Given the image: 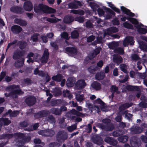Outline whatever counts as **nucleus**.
Returning <instances> with one entry per match:
<instances>
[{
	"mask_svg": "<svg viewBox=\"0 0 147 147\" xmlns=\"http://www.w3.org/2000/svg\"><path fill=\"white\" fill-rule=\"evenodd\" d=\"M12 137L14 138L16 143V145L19 147L22 146L25 143L28 142L31 139L29 136H25L24 134L20 133H16L14 135L12 134H5L3 135L2 137H0V139L5 138L9 139Z\"/></svg>",
	"mask_w": 147,
	"mask_h": 147,
	"instance_id": "f257e3e1",
	"label": "nucleus"
},
{
	"mask_svg": "<svg viewBox=\"0 0 147 147\" xmlns=\"http://www.w3.org/2000/svg\"><path fill=\"white\" fill-rule=\"evenodd\" d=\"M34 11L36 13L40 12L41 11L47 13H54L55 12V10L54 9L49 7L42 4H40L38 5L35 4L34 5Z\"/></svg>",
	"mask_w": 147,
	"mask_h": 147,
	"instance_id": "f03ea898",
	"label": "nucleus"
},
{
	"mask_svg": "<svg viewBox=\"0 0 147 147\" xmlns=\"http://www.w3.org/2000/svg\"><path fill=\"white\" fill-rule=\"evenodd\" d=\"M19 86L13 85L7 88L6 90L7 91L11 90H12L11 92H10L9 95L13 98H16L18 96V94H22L23 93V92L20 90H16V88H19Z\"/></svg>",
	"mask_w": 147,
	"mask_h": 147,
	"instance_id": "7ed1b4c3",
	"label": "nucleus"
},
{
	"mask_svg": "<svg viewBox=\"0 0 147 147\" xmlns=\"http://www.w3.org/2000/svg\"><path fill=\"white\" fill-rule=\"evenodd\" d=\"M110 121L109 119H104L102 120L104 124L98 123V125L102 129L107 131H112L114 129V126L110 123Z\"/></svg>",
	"mask_w": 147,
	"mask_h": 147,
	"instance_id": "20e7f679",
	"label": "nucleus"
},
{
	"mask_svg": "<svg viewBox=\"0 0 147 147\" xmlns=\"http://www.w3.org/2000/svg\"><path fill=\"white\" fill-rule=\"evenodd\" d=\"M70 117L73 119H75L76 121L80 122L82 121V119L79 117H84L87 115L77 111L75 109H72L70 111Z\"/></svg>",
	"mask_w": 147,
	"mask_h": 147,
	"instance_id": "39448f33",
	"label": "nucleus"
},
{
	"mask_svg": "<svg viewBox=\"0 0 147 147\" xmlns=\"http://www.w3.org/2000/svg\"><path fill=\"white\" fill-rule=\"evenodd\" d=\"M39 55L36 54L35 55L32 52H30L27 54L26 58L28 59L26 61L28 63H33L34 61H38V57Z\"/></svg>",
	"mask_w": 147,
	"mask_h": 147,
	"instance_id": "423d86ee",
	"label": "nucleus"
},
{
	"mask_svg": "<svg viewBox=\"0 0 147 147\" xmlns=\"http://www.w3.org/2000/svg\"><path fill=\"white\" fill-rule=\"evenodd\" d=\"M38 134L44 136L52 137L55 134L54 131L49 129H47L44 130L38 131Z\"/></svg>",
	"mask_w": 147,
	"mask_h": 147,
	"instance_id": "0eeeda50",
	"label": "nucleus"
},
{
	"mask_svg": "<svg viewBox=\"0 0 147 147\" xmlns=\"http://www.w3.org/2000/svg\"><path fill=\"white\" fill-rule=\"evenodd\" d=\"M67 133L63 131H59L57 135V140L59 142H61L67 139Z\"/></svg>",
	"mask_w": 147,
	"mask_h": 147,
	"instance_id": "6e6552de",
	"label": "nucleus"
},
{
	"mask_svg": "<svg viewBox=\"0 0 147 147\" xmlns=\"http://www.w3.org/2000/svg\"><path fill=\"white\" fill-rule=\"evenodd\" d=\"M130 130L132 134H138L143 131V128L137 125H134L131 127Z\"/></svg>",
	"mask_w": 147,
	"mask_h": 147,
	"instance_id": "1a4fd4ad",
	"label": "nucleus"
},
{
	"mask_svg": "<svg viewBox=\"0 0 147 147\" xmlns=\"http://www.w3.org/2000/svg\"><path fill=\"white\" fill-rule=\"evenodd\" d=\"M134 40L133 38L131 36L126 37L123 41V45L124 47H126L130 44L131 45L134 44Z\"/></svg>",
	"mask_w": 147,
	"mask_h": 147,
	"instance_id": "9d476101",
	"label": "nucleus"
},
{
	"mask_svg": "<svg viewBox=\"0 0 147 147\" xmlns=\"http://www.w3.org/2000/svg\"><path fill=\"white\" fill-rule=\"evenodd\" d=\"M24 51H20L19 50H16L13 53V58L14 60L19 59L21 57L24 55Z\"/></svg>",
	"mask_w": 147,
	"mask_h": 147,
	"instance_id": "9b49d317",
	"label": "nucleus"
},
{
	"mask_svg": "<svg viewBox=\"0 0 147 147\" xmlns=\"http://www.w3.org/2000/svg\"><path fill=\"white\" fill-rule=\"evenodd\" d=\"M92 141L94 143L98 145H102L103 142L102 138L98 135L94 136L92 138Z\"/></svg>",
	"mask_w": 147,
	"mask_h": 147,
	"instance_id": "f8f14e48",
	"label": "nucleus"
},
{
	"mask_svg": "<svg viewBox=\"0 0 147 147\" xmlns=\"http://www.w3.org/2000/svg\"><path fill=\"white\" fill-rule=\"evenodd\" d=\"M49 53L47 49L44 50L43 54L40 59V61L42 63H46L47 62L49 58Z\"/></svg>",
	"mask_w": 147,
	"mask_h": 147,
	"instance_id": "ddd939ff",
	"label": "nucleus"
},
{
	"mask_svg": "<svg viewBox=\"0 0 147 147\" xmlns=\"http://www.w3.org/2000/svg\"><path fill=\"white\" fill-rule=\"evenodd\" d=\"M118 31V29L115 27H112L104 31L103 36L104 37L107 35H110L111 34L116 32Z\"/></svg>",
	"mask_w": 147,
	"mask_h": 147,
	"instance_id": "4468645a",
	"label": "nucleus"
},
{
	"mask_svg": "<svg viewBox=\"0 0 147 147\" xmlns=\"http://www.w3.org/2000/svg\"><path fill=\"white\" fill-rule=\"evenodd\" d=\"M26 104L30 106L34 104L36 102V99L34 96H30L27 98L25 100Z\"/></svg>",
	"mask_w": 147,
	"mask_h": 147,
	"instance_id": "2eb2a0df",
	"label": "nucleus"
},
{
	"mask_svg": "<svg viewBox=\"0 0 147 147\" xmlns=\"http://www.w3.org/2000/svg\"><path fill=\"white\" fill-rule=\"evenodd\" d=\"M86 85V83L83 80L78 81L76 83L75 88L76 89H80L84 87Z\"/></svg>",
	"mask_w": 147,
	"mask_h": 147,
	"instance_id": "dca6fc26",
	"label": "nucleus"
},
{
	"mask_svg": "<svg viewBox=\"0 0 147 147\" xmlns=\"http://www.w3.org/2000/svg\"><path fill=\"white\" fill-rule=\"evenodd\" d=\"M105 142L109 144L110 145L115 146L117 143V142L116 140L110 137H107L104 140Z\"/></svg>",
	"mask_w": 147,
	"mask_h": 147,
	"instance_id": "f3484780",
	"label": "nucleus"
},
{
	"mask_svg": "<svg viewBox=\"0 0 147 147\" xmlns=\"http://www.w3.org/2000/svg\"><path fill=\"white\" fill-rule=\"evenodd\" d=\"M50 114L49 111L45 110L38 112L36 113V115L37 117H46Z\"/></svg>",
	"mask_w": 147,
	"mask_h": 147,
	"instance_id": "a211bd4d",
	"label": "nucleus"
},
{
	"mask_svg": "<svg viewBox=\"0 0 147 147\" xmlns=\"http://www.w3.org/2000/svg\"><path fill=\"white\" fill-rule=\"evenodd\" d=\"M11 30L13 33L18 34L22 30V28L18 25H14L11 27Z\"/></svg>",
	"mask_w": 147,
	"mask_h": 147,
	"instance_id": "6ab92c4d",
	"label": "nucleus"
},
{
	"mask_svg": "<svg viewBox=\"0 0 147 147\" xmlns=\"http://www.w3.org/2000/svg\"><path fill=\"white\" fill-rule=\"evenodd\" d=\"M100 50L101 49L99 47H98L93 50L92 52L90 53L88 55V57L89 59H91L100 53Z\"/></svg>",
	"mask_w": 147,
	"mask_h": 147,
	"instance_id": "aec40b11",
	"label": "nucleus"
},
{
	"mask_svg": "<svg viewBox=\"0 0 147 147\" xmlns=\"http://www.w3.org/2000/svg\"><path fill=\"white\" fill-rule=\"evenodd\" d=\"M66 52L72 56L75 55L77 53V50L75 48L73 47H67L65 49Z\"/></svg>",
	"mask_w": 147,
	"mask_h": 147,
	"instance_id": "412c9836",
	"label": "nucleus"
},
{
	"mask_svg": "<svg viewBox=\"0 0 147 147\" xmlns=\"http://www.w3.org/2000/svg\"><path fill=\"white\" fill-rule=\"evenodd\" d=\"M24 8L26 11H31L33 8L32 3L30 1L25 2L24 5Z\"/></svg>",
	"mask_w": 147,
	"mask_h": 147,
	"instance_id": "4be33fe9",
	"label": "nucleus"
},
{
	"mask_svg": "<svg viewBox=\"0 0 147 147\" xmlns=\"http://www.w3.org/2000/svg\"><path fill=\"white\" fill-rule=\"evenodd\" d=\"M11 123V121L9 120L8 118H1L0 119V131L1 130V128L3 124L4 125H7Z\"/></svg>",
	"mask_w": 147,
	"mask_h": 147,
	"instance_id": "5701e85b",
	"label": "nucleus"
},
{
	"mask_svg": "<svg viewBox=\"0 0 147 147\" xmlns=\"http://www.w3.org/2000/svg\"><path fill=\"white\" fill-rule=\"evenodd\" d=\"M75 82L76 80L73 77L69 78L67 81L66 84L68 87H72L74 85Z\"/></svg>",
	"mask_w": 147,
	"mask_h": 147,
	"instance_id": "b1692460",
	"label": "nucleus"
},
{
	"mask_svg": "<svg viewBox=\"0 0 147 147\" xmlns=\"http://www.w3.org/2000/svg\"><path fill=\"white\" fill-rule=\"evenodd\" d=\"M121 11L125 14L131 17L134 16V14L131 12L130 10L127 9L124 7L122 6L121 7Z\"/></svg>",
	"mask_w": 147,
	"mask_h": 147,
	"instance_id": "393cba45",
	"label": "nucleus"
},
{
	"mask_svg": "<svg viewBox=\"0 0 147 147\" xmlns=\"http://www.w3.org/2000/svg\"><path fill=\"white\" fill-rule=\"evenodd\" d=\"M44 121H49L53 125H54L56 122L55 117L52 115H49L46 118Z\"/></svg>",
	"mask_w": 147,
	"mask_h": 147,
	"instance_id": "a878e982",
	"label": "nucleus"
},
{
	"mask_svg": "<svg viewBox=\"0 0 147 147\" xmlns=\"http://www.w3.org/2000/svg\"><path fill=\"white\" fill-rule=\"evenodd\" d=\"M143 25L140 24L136 26V27L138 31L140 33L143 34H145L147 32V30L145 28H141V26H143Z\"/></svg>",
	"mask_w": 147,
	"mask_h": 147,
	"instance_id": "bb28decb",
	"label": "nucleus"
},
{
	"mask_svg": "<svg viewBox=\"0 0 147 147\" xmlns=\"http://www.w3.org/2000/svg\"><path fill=\"white\" fill-rule=\"evenodd\" d=\"M92 86L96 90H99L101 88V84L98 82H94L92 84Z\"/></svg>",
	"mask_w": 147,
	"mask_h": 147,
	"instance_id": "cd10ccee",
	"label": "nucleus"
},
{
	"mask_svg": "<svg viewBox=\"0 0 147 147\" xmlns=\"http://www.w3.org/2000/svg\"><path fill=\"white\" fill-rule=\"evenodd\" d=\"M19 113V112L18 111H15L12 112L11 110H9L6 113L5 115H9L11 117H15L17 116Z\"/></svg>",
	"mask_w": 147,
	"mask_h": 147,
	"instance_id": "c85d7f7f",
	"label": "nucleus"
},
{
	"mask_svg": "<svg viewBox=\"0 0 147 147\" xmlns=\"http://www.w3.org/2000/svg\"><path fill=\"white\" fill-rule=\"evenodd\" d=\"M50 111L52 113L56 115H59L61 114V110L60 109L56 108L51 109Z\"/></svg>",
	"mask_w": 147,
	"mask_h": 147,
	"instance_id": "c756f323",
	"label": "nucleus"
},
{
	"mask_svg": "<svg viewBox=\"0 0 147 147\" xmlns=\"http://www.w3.org/2000/svg\"><path fill=\"white\" fill-rule=\"evenodd\" d=\"M74 20V18L71 16H65L64 19L63 21L65 23H69Z\"/></svg>",
	"mask_w": 147,
	"mask_h": 147,
	"instance_id": "7c9ffc66",
	"label": "nucleus"
},
{
	"mask_svg": "<svg viewBox=\"0 0 147 147\" xmlns=\"http://www.w3.org/2000/svg\"><path fill=\"white\" fill-rule=\"evenodd\" d=\"M105 76L104 72H100V73H97L96 74L95 78L96 80H102L104 78Z\"/></svg>",
	"mask_w": 147,
	"mask_h": 147,
	"instance_id": "2f4dec72",
	"label": "nucleus"
},
{
	"mask_svg": "<svg viewBox=\"0 0 147 147\" xmlns=\"http://www.w3.org/2000/svg\"><path fill=\"white\" fill-rule=\"evenodd\" d=\"M113 61L117 63H119L122 62L123 59L120 56H114L113 57Z\"/></svg>",
	"mask_w": 147,
	"mask_h": 147,
	"instance_id": "473e14b6",
	"label": "nucleus"
},
{
	"mask_svg": "<svg viewBox=\"0 0 147 147\" xmlns=\"http://www.w3.org/2000/svg\"><path fill=\"white\" fill-rule=\"evenodd\" d=\"M89 5L94 11H96L97 8L98 7V5L94 2H90Z\"/></svg>",
	"mask_w": 147,
	"mask_h": 147,
	"instance_id": "72a5a7b5",
	"label": "nucleus"
},
{
	"mask_svg": "<svg viewBox=\"0 0 147 147\" xmlns=\"http://www.w3.org/2000/svg\"><path fill=\"white\" fill-rule=\"evenodd\" d=\"M120 67L121 71L125 74H127L128 71L127 69L128 68V66L125 64H121L120 65Z\"/></svg>",
	"mask_w": 147,
	"mask_h": 147,
	"instance_id": "f704fd0d",
	"label": "nucleus"
},
{
	"mask_svg": "<svg viewBox=\"0 0 147 147\" xmlns=\"http://www.w3.org/2000/svg\"><path fill=\"white\" fill-rule=\"evenodd\" d=\"M63 95L66 97H67L71 99L72 98V95H71L69 91L67 90H64L63 91Z\"/></svg>",
	"mask_w": 147,
	"mask_h": 147,
	"instance_id": "c9c22d12",
	"label": "nucleus"
},
{
	"mask_svg": "<svg viewBox=\"0 0 147 147\" xmlns=\"http://www.w3.org/2000/svg\"><path fill=\"white\" fill-rule=\"evenodd\" d=\"M31 80L28 78L24 79L22 82V85L25 86L30 84L31 83Z\"/></svg>",
	"mask_w": 147,
	"mask_h": 147,
	"instance_id": "e433bc0d",
	"label": "nucleus"
},
{
	"mask_svg": "<svg viewBox=\"0 0 147 147\" xmlns=\"http://www.w3.org/2000/svg\"><path fill=\"white\" fill-rule=\"evenodd\" d=\"M128 139V137L127 136H122L119 137L118 138V140L122 142H126Z\"/></svg>",
	"mask_w": 147,
	"mask_h": 147,
	"instance_id": "4c0bfd02",
	"label": "nucleus"
},
{
	"mask_svg": "<svg viewBox=\"0 0 147 147\" xmlns=\"http://www.w3.org/2000/svg\"><path fill=\"white\" fill-rule=\"evenodd\" d=\"M10 11L15 13H19L21 12V8L18 7H13L10 9Z\"/></svg>",
	"mask_w": 147,
	"mask_h": 147,
	"instance_id": "58836bf2",
	"label": "nucleus"
},
{
	"mask_svg": "<svg viewBox=\"0 0 147 147\" xmlns=\"http://www.w3.org/2000/svg\"><path fill=\"white\" fill-rule=\"evenodd\" d=\"M63 78V76L61 74H58L56 76H53L52 79L57 82L60 81Z\"/></svg>",
	"mask_w": 147,
	"mask_h": 147,
	"instance_id": "ea45409f",
	"label": "nucleus"
},
{
	"mask_svg": "<svg viewBox=\"0 0 147 147\" xmlns=\"http://www.w3.org/2000/svg\"><path fill=\"white\" fill-rule=\"evenodd\" d=\"M79 92H77L75 93V95L76 100L78 101H81L84 100L83 95L79 94Z\"/></svg>",
	"mask_w": 147,
	"mask_h": 147,
	"instance_id": "a19ab883",
	"label": "nucleus"
},
{
	"mask_svg": "<svg viewBox=\"0 0 147 147\" xmlns=\"http://www.w3.org/2000/svg\"><path fill=\"white\" fill-rule=\"evenodd\" d=\"M17 44L19 46L20 49H24L27 45V43L24 41H19Z\"/></svg>",
	"mask_w": 147,
	"mask_h": 147,
	"instance_id": "79ce46f5",
	"label": "nucleus"
},
{
	"mask_svg": "<svg viewBox=\"0 0 147 147\" xmlns=\"http://www.w3.org/2000/svg\"><path fill=\"white\" fill-rule=\"evenodd\" d=\"M127 19L130 21L133 24H135L136 27L137 26L139 25L138 24V22L136 19L128 17L127 18Z\"/></svg>",
	"mask_w": 147,
	"mask_h": 147,
	"instance_id": "37998d69",
	"label": "nucleus"
},
{
	"mask_svg": "<svg viewBox=\"0 0 147 147\" xmlns=\"http://www.w3.org/2000/svg\"><path fill=\"white\" fill-rule=\"evenodd\" d=\"M22 61L19 62V61H17L15 63V65L17 67H20L23 66L24 64V59L23 58H22Z\"/></svg>",
	"mask_w": 147,
	"mask_h": 147,
	"instance_id": "c03bdc74",
	"label": "nucleus"
},
{
	"mask_svg": "<svg viewBox=\"0 0 147 147\" xmlns=\"http://www.w3.org/2000/svg\"><path fill=\"white\" fill-rule=\"evenodd\" d=\"M118 88L115 86H112L111 88V90L112 92V95L113 96H114V93L116 92L117 93H119V92L118 91Z\"/></svg>",
	"mask_w": 147,
	"mask_h": 147,
	"instance_id": "a18cd8bd",
	"label": "nucleus"
},
{
	"mask_svg": "<svg viewBox=\"0 0 147 147\" xmlns=\"http://www.w3.org/2000/svg\"><path fill=\"white\" fill-rule=\"evenodd\" d=\"M140 47L143 51H147V45L146 43L144 42H141L140 44Z\"/></svg>",
	"mask_w": 147,
	"mask_h": 147,
	"instance_id": "49530a36",
	"label": "nucleus"
},
{
	"mask_svg": "<svg viewBox=\"0 0 147 147\" xmlns=\"http://www.w3.org/2000/svg\"><path fill=\"white\" fill-rule=\"evenodd\" d=\"M124 134V132L122 130H117L114 131L113 133V135L114 136H118Z\"/></svg>",
	"mask_w": 147,
	"mask_h": 147,
	"instance_id": "de8ad7c7",
	"label": "nucleus"
},
{
	"mask_svg": "<svg viewBox=\"0 0 147 147\" xmlns=\"http://www.w3.org/2000/svg\"><path fill=\"white\" fill-rule=\"evenodd\" d=\"M70 12L74 14H78L80 15H84V11L82 10H72Z\"/></svg>",
	"mask_w": 147,
	"mask_h": 147,
	"instance_id": "09e8293b",
	"label": "nucleus"
},
{
	"mask_svg": "<svg viewBox=\"0 0 147 147\" xmlns=\"http://www.w3.org/2000/svg\"><path fill=\"white\" fill-rule=\"evenodd\" d=\"M65 119L64 118H62L59 119V124L61 128H64L66 125V124L64 123Z\"/></svg>",
	"mask_w": 147,
	"mask_h": 147,
	"instance_id": "8fccbe9b",
	"label": "nucleus"
},
{
	"mask_svg": "<svg viewBox=\"0 0 147 147\" xmlns=\"http://www.w3.org/2000/svg\"><path fill=\"white\" fill-rule=\"evenodd\" d=\"M117 43L115 42H113L109 43L108 45L109 48L112 49H115L116 48V47L117 46Z\"/></svg>",
	"mask_w": 147,
	"mask_h": 147,
	"instance_id": "3c124183",
	"label": "nucleus"
},
{
	"mask_svg": "<svg viewBox=\"0 0 147 147\" xmlns=\"http://www.w3.org/2000/svg\"><path fill=\"white\" fill-rule=\"evenodd\" d=\"M98 68L96 66L92 65L90 66L88 69L89 72L91 73H94L95 71Z\"/></svg>",
	"mask_w": 147,
	"mask_h": 147,
	"instance_id": "603ef678",
	"label": "nucleus"
},
{
	"mask_svg": "<svg viewBox=\"0 0 147 147\" xmlns=\"http://www.w3.org/2000/svg\"><path fill=\"white\" fill-rule=\"evenodd\" d=\"M115 53H118L119 54L122 55L124 53V49L123 48L120 47L116 48L114 50Z\"/></svg>",
	"mask_w": 147,
	"mask_h": 147,
	"instance_id": "864d4df0",
	"label": "nucleus"
},
{
	"mask_svg": "<svg viewBox=\"0 0 147 147\" xmlns=\"http://www.w3.org/2000/svg\"><path fill=\"white\" fill-rule=\"evenodd\" d=\"M77 124H74L67 127V129L69 132H72L76 129Z\"/></svg>",
	"mask_w": 147,
	"mask_h": 147,
	"instance_id": "5fc2aeb1",
	"label": "nucleus"
},
{
	"mask_svg": "<svg viewBox=\"0 0 147 147\" xmlns=\"http://www.w3.org/2000/svg\"><path fill=\"white\" fill-rule=\"evenodd\" d=\"M107 3L109 5V6L111 7L113 10L115 11L117 13H119L120 12V10L119 9L115 7L111 3L108 2Z\"/></svg>",
	"mask_w": 147,
	"mask_h": 147,
	"instance_id": "6e6d98bb",
	"label": "nucleus"
},
{
	"mask_svg": "<svg viewBox=\"0 0 147 147\" xmlns=\"http://www.w3.org/2000/svg\"><path fill=\"white\" fill-rule=\"evenodd\" d=\"M131 105H132L131 104L126 103L121 105L119 107V108L121 110H123L125 109L128 108L129 107H130Z\"/></svg>",
	"mask_w": 147,
	"mask_h": 147,
	"instance_id": "4d7b16f0",
	"label": "nucleus"
},
{
	"mask_svg": "<svg viewBox=\"0 0 147 147\" xmlns=\"http://www.w3.org/2000/svg\"><path fill=\"white\" fill-rule=\"evenodd\" d=\"M107 15L105 16V18L107 19H108L110 18L111 17V14L114 15V13L110 9L108 11V13H107Z\"/></svg>",
	"mask_w": 147,
	"mask_h": 147,
	"instance_id": "13d9d810",
	"label": "nucleus"
},
{
	"mask_svg": "<svg viewBox=\"0 0 147 147\" xmlns=\"http://www.w3.org/2000/svg\"><path fill=\"white\" fill-rule=\"evenodd\" d=\"M39 35L38 34H35L31 36V39L33 42H36L38 40Z\"/></svg>",
	"mask_w": 147,
	"mask_h": 147,
	"instance_id": "bf43d9fd",
	"label": "nucleus"
},
{
	"mask_svg": "<svg viewBox=\"0 0 147 147\" xmlns=\"http://www.w3.org/2000/svg\"><path fill=\"white\" fill-rule=\"evenodd\" d=\"M138 76L140 79H144L147 77V74L146 73H138Z\"/></svg>",
	"mask_w": 147,
	"mask_h": 147,
	"instance_id": "052dcab7",
	"label": "nucleus"
},
{
	"mask_svg": "<svg viewBox=\"0 0 147 147\" xmlns=\"http://www.w3.org/2000/svg\"><path fill=\"white\" fill-rule=\"evenodd\" d=\"M44 20H46L51 23H55L57 22V21L56 18H48L47 17L44 18Z\"/></svg>",
	"mask_w": 147,
	"mask_h": 147,
	"instance_id": "680f3d73",
	"label": "nucleus"
},
{
	"mask_svg": "<svg viewBox=\"0 0 147 147\" xmlns=\"http://www.w3.org/2000/svg\"><path fill=\"white\" fill-rule=\"evenodd\" d=\"M79 36V33L77 31H74L71 33V36L73 38H77Z\"/></svg>",
	"mask_w": 147,
	"mask_h": 147,
	"instance_id": "e2e57ef3",
	"label": "nucleus"
},
{
	"mask_svg": "<svg viewBox=\"0 0 147 147\" xmlns=\"http://www.w3.org/2000/svg\"><path fill=\"white\" fill-rule=\"evenodd\" d=\"M124 26L127 28L133 29V26L131 24L127 22H125L123 23Z\"/></svg>",
	"mask_w": 147,
	"mask_h": 147,
	"instance_id": "0e129e2a",
	"label": "nucleus"
},
{
	"mask_svg": "<svg viewBox=\"0 0 147 147\" xmlns=\"http://www.w3.org/2000/svg\"><path fill=\"white\" fill-rule=\"evenodd\" d=\"M60 144L55 142L50 143L49 145V147H60Z\"/></svg>",
	"mask_w": 147,
	"mask_h": 147,
	"instance_id": "69168bd1",
	"label": "nucleus"
},
{
	"mask_svg": "<svg viewBox=\"0 0 147 147\" xmlns=\"http://www.w3.org/2000/svg\"><path fill=\"white\" fill-rule=\"evenodd\" d=\"M75 20L80 23H82L84 21V18L83 17L79 16L76 17Z\"/></svg>",
	"mask_w": 147,
	"mask_h": 147,
	"instance_id": "338daca9",
	"label": "nucleus"
},
{
	"mask_svg": "<svg viewBox=\"0 0 147 147\" xmlns=\"http://www.w3.org/2000/svg\"><path fill=\"white\" fill-rule=\"evenodd\" d=\"M69 7L71 9H77L78 7L77 5L74 3H71L68 5Z\"/></svg>",
	"mask_w": 147,
	"mask_h": 147,
	"instance_id": "774afa93",
	"label": "nucleus"
}]
</instances>
